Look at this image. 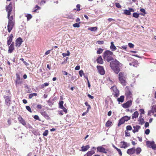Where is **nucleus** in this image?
Returning a JSON list of instances; mask_svg holds the SVG:
<instances>
[{"label": "nucleus", "mask_w": 156, "mask_h": 156, "mask_svg": "<svg viewBox=\"0 0 156 156\" xmlns=\"http://www.w3.org/2000/svg\"><path fill=\"white\" fill-rule=\"evenodd\" d=\"M120 64V63L116 60L111 62L110 63V67L116 74H118L120 71L119 67Z\"/></svg>", "instance_id": "obj_1"}, {"label": "nucleus", "mask_w": 156, "mask_h": 156, "mask_svg": "<svg viewBox=\"0 0 156 156\" xmlns=\"http://www.w3.org/2000/svg\"><path fill=\"white\" fill-rule=\"evenodd\" d=\"M113 52L109 50L106 51L103 54V58L104 60L108 62L113 60L112 57Z\"/></svg>", "instance_id": "obj_2"}, {"label": "nucleus", "mask_w": 156, "mask_h": 156, "mask_svg": "<svg viewBox=\"0 0 156 156\" xmlns=\"http://www.w3.org/2000/svg\"><path fill=\"white\" fill-rule=\"evenodd\" d=\"M126 75L123 72H120L119 74V80L120 83L123 86L126 85Z\"/></svg>", "instance_id": "obj_3"}, {"label": "nucleus", "mask_w": 156, "mask_h": 156, "mask_svg": "<svg viewBox=\"0 0 156 156\" xmlns=\"http://www.w3.org/2000/svg\"><path fill=\"white\" fill-rule=\"evenodd\" d=\"M6 11L8 12V18L9 19V20L12 21H14L13 20V16L11 15L10 17V16L11 14V12L12 11V8L11 2H10L9 5L6 7Z\"/></svg>", "instance_id": "obj_4"}, {"label": "nucleus", "mask_w": 156, "mask_h": 156, "mask_svg": "<svg viewBox=\"0 0 156 156\" xmlns=\"http://www.w3.org/2000/svg\"><path fill=\"white\" fill-rule=\"evenodd\" d=\"M15 21L9 20L8 22L7 25L8 30L9 33H10L12 30L15 24Z\"/></svg>", "instance_id": "obj_5"}, {"label": "nucleus", "mask_w": 156, "mask_h": 156, "mask_svg": "<svg viewBox=\"0 0 156 156\" xmlns=\"http://www.w3.org/2000/svg\"><path fill=\"white\" fill-rule=\"evenodd\" d=\"M146 144L147 147L149 148H152L154 149H156V145L154 141H147Z\"/></svg>", "instance_id": "obj_6"}, {"label": "nucleus", "mask_w": 156, "mask_h": 156, "mask_svg": "<svg viewBox=\"0 0 156 156\" xmlns=\"http://www.w3.org/2000/svg\"><path fill=\"white\" fill-rule=\"evenodd\" d=\"M99 73L101 75H104L105 73V71L103 67L101 66H97Z\"/></svg>", "instance_id": "obj_7"}, {"label": "nucleus", "mask_w": 156, "mask_h": 156, "mask_svg": "<svg viewBox=\"0 0 156 156\" xmlns=\"http://www.w3.org/2000/svg\"><path fill=\"white\" fill-rule=\"evenodd\" d=\"M155 112H156V105H153L152 107L151 110L148 111V115H151V113L154 114Z\"/></svg>", "instance_id": "obj_8"}, {"label": "nucleus", "mask_w": 156, "mask_h": 156, "mask_svg": "<svg viewBox=\"0 0 156 156\" xmlns=\"http://www.w3.org/2000/svg\"><path fill=\"white\" fill-rule=\"evenodd\" d=\"M98 152L106 153L107 152L106 149L102 146H99L97 148Z\"/></svg>", "instance_id": "obj_9"}, {"label": "nucleus", "mask_w": 156, "mask_h": 156, "mask_svg": "<svg viewBox=\"0 0 156 156\" xmlns=\"http://www.w3.org/2000/svg\"><path fill=\"white\" fill-rule=\"evenodd\" d=\"M132 105V101L131 100L128 101L126 103L122 105V106L125 108H127L129 107Z\"/></svg>", "instance_id": "obj_10"}, {"label": "nucleus", "mask_w": 156, "mask_h": 156, "mask_svg": "<svg viewBox=\"0 0 156 156\" xmlns=\"http://www.w3.org/2000/svg\"><path fill=\"white\" fill-rule=\"evenodd\" d=\"M16 46L17 47H19L21 44L22 42H23V41L21 38L19 37L16 40Z\"/></svg>", "instance_id": "obj_11"}, {"label": "nucleus", "mask_w": 156, "mask_h": 156, "mask_svg": "<svg viewBox=\"0 0 156 156\" xmlns=\"http://www.w3.org/2000/svg\"><path fill=\"white\" fill-rule=\"evenodd\" d=\"M136 152V149L135 147H133L131 148L128 149L127 151V153L129 154L130 155L134 154Z\"/></svg>", "instance_id": "obj_12"}, {"label": "nucleus", "mask_w": 156, "mask_h": 156, "mask_svg": "<svg viewBox=\"0 0 156 156\" xmlns=\"http://www.w3.org/2000/svg\"><path fill=\"white\" fill-rule=\"evenodd\" d=\"M5 100V103L6 105L9 106L10 104V100L8 96H5L4 97Z\"/></svg>", "instance_id": "obj_13"}, {"label": "nucleus", "mask_w": 156, "mask_h": 156, "mask_svg": "<svg viewBox=\"0 0 156 156\" xmlns=\"http://www.w3.org/2000/svg\"><path fill=\"white\" fill-rule=\"evenodd\" d=\"M18 119L20 123L22 124L23 125L26 126V123L25 120L23 119L21 116H19L18 117Z\"/></svg>", "instance_id": "obj_14"}, {"label": "nucleus", "mask_w": 156, "mask_h": 156, "mask_svg": "<svg viewBox=\"0 0 156 156\" xmlns=\"http://www.w3.org/2000/svg\"><path fill=\"white\" fill-rule=\"evenodd\" d=\"M125 95L128 99H130L131 97L132 94L129 90H128L126 92Z\"/></svg>", "instance_id": "obj_15"}, {"label": "nucleus", "mask_w": 156, "mask_h": 156, "mask_svg": "<svg viewBox=\"0 0 156 156\" xmlns=\"http://www.w3.org/2000/svg\"><path fill=\"white\" fill-rule=\"evenodd\" d=\"M13 37V35L12 34H11L7 38V44L8 45H9L10 44H11V43L12 41V38Z\"/></svg>", "instance_id": "obj_16"}, {"label": "nucleus", "mask_w": 156, "mask_h": 156, "mask_svg": "<svg viewBox=\"0 0 156 156\" xmlns=\"http://www.w3.org/2000/svg\"><path fill=\"white\" fill-rule=\"evenodd\" d=\"M110 48L111 50L112 51H115L117 49L116 47L114 44V42L113 41L111 42V45Z\"/></svg>", "instance_id": "obj_17"}, {"label": "nucleus", "mask_w": 156, "mask_h": 156, "mask_svg": "<svg viewBox=\"0 0 156 156\" xmlns=\"http://www.w3.org/2000/svg\"><path fill=\"white\" fill-rule=\"evenodd\" d=\"M14 47L13 43H12L11 44L9 48L8 52L11 53L13 50H14Z\"/></svg>", "instance_id": "obj_18"}, {"label": "nucleus", "mask_w": 156, "mask_h": 156, "mask_svg": "<svg viewBox=\"0 0 156 156\" xmlns=\"http://www.w3.org/2000/svg\"><path fill=\"white\" fill-rule=\"evenodd\" d=\"M134 129L133 130V133L138 132L139 131V129L140 128V126L137 125L135 126H133Z\"/></svg>", "instance_id": "obj_19"}, {"label": "nucleus", "mask_w": 156, "mask_h": 156, "mask_svg": "<svg viewBox=\"0 0 156 156\" xmlns=\"http://www.w3.org/2000/svg\"><path fill=\"white\" fill-rule=\"evenodd\" d=\"M90 148V146L89 145H87L86 146H83L81 147V151H86L89 148Z\"/></svg>", "instance_id": "obj_20"}, {"label": "nucleus", "mask_w": 156, "mask_h": 156, "mask_svg": "<svg viewBox=\"0 0 156 156\" xmlns=\"http://www.w3.org/2000/svg\"><path fill=\"white\" fill-rule=\"evenodd\" d=\"M121 147L124 148H126L128 147L127 143L125 141L121 142Z\"/></svg>", "instance_id": "obj_21"}, {"label": "nucleus", "mask_w": 156, "mask_h": 156, "mask_svg": "<svg viewBox=\"0 0 156 156\" xmlns=\"http://www.w3.org/2000/svg\"><path fill=\"white\" fill-rule=\"evenodd\" d=\"M138 64V62L136 60L133 62H130L129 63V65L130 66H133L135 67H137Z\"/></svg>", "instance_id": "obj_22"}, {"label": "nucleus", "mask_w": 156, "mask_h": 156, "mask_svg": "<svg viewBox=\"0 0 156 156\" xmlns=\"http://www.w3.org/2000/svg\"><path fill=\"white\" fill-rule=\"evenodd\" d=\"M115 92V94H114V96L116 98L118 97L119 94V91L116 88H115L114 90Z\"/></svg>", "instance_id": "obj_23"}, {"label": "nucleus", "mask_w": 156, "mask_h": 156, "mask_svg": "<svg viewBox=\"0 0 156 156\" xmlns=\"http://www.w3.org/2000/svg\"><path fill=\"white\" fill-rule=\"evenodd\" d=\"M97 62L100 64H103V62L101 56H99L97 60Z\"/></svg>", "instance_id": "obj_24"}, {"label": "nucleus", "mask_w": 156, "mask_h": 156, "mask_svg": "<svg viewBox=\"0 0 156 156\" xmlns=\"http://www.w3.org/2000/svg\"><path fill=\"white\" fill-rule=\"evenodd\" d=\"M124 96H121L120 98H117V101L119 103H122L124 101Z\"/></svg>", "instance_id": "obj_25"}, {"label": "nucleus", "mask_w": 156, "mask_h": 156, "mask_svg": "<svg viewBox=\"0 0 156 156\" xmlns=\"http://www.w3.org/2000/svg\"><path fill=\"white\" fill-rule=\"evenodd\" d=\"M125 122V121H124V119L122 117L119 120V122L118 124V126H119L123 124Z\"/></svg>", "instance_id": "obj_26"}, {"label": "nucleus", "mask_w": 156, "mask_h": 156, "mask_svg": "<svg viewBox=\"0 0 156 156\" xmlns=\"http://www.w3.org/2000/svg\"><path fill=\"white\" fill-rule=\"evenodd\" d=\"M139 115V113L138 112L136 111L133 114L132 119H134V118H137Z\"/></svg>", "instance_id": "obj_27"}, {"label": "nucleus", "mask_w": 156, "mask_h": 156, "mask_svg": "<svg viewBox=\"0 0 156 156\" xmlns=\"http://www.w3.org/2000/svg\"><path fill=\"white\" fill-rule=\"evenodd\" d=\"M95 152L93 151H89L87 153V156H91L93 154H94Z\"/></svg>", "instance_id": "obj_28"}, {"label": "nucleus", "mask_w": 156, "mask_h": 156, "mask_svg": "<svg viewBox=\"0 0 156 156\" xmlns=\"http://www.w3.org/2000/svg\"><path fill=\"white\" fill-rule=\"evenodd\" d=\"M88 30L92 31H96L97 30V27H92L88 28Z\"/></svg>", "instance_id": "obj_29"}, {"label": "nucleus", "mask_w": 156, "mask_h": 156, "mask_svg": "<svg viewBox=\"0 0 156 156\" xmlns=\"http://www.w3.org/2000/svg\"><path fill=\"white\" fill-rule=\"evenodd\" d=\"M141 151V149L140 147H137L136 148V154H139Z\"/></svg>", "instance_id": "obj_30"}, {"label": "nucleus", "mask_w": 156, "mask_h": 156, "mask_svg": "<svg viewBox=\"0 0 156 156\" xmlns=\"http://www.w3.org/2000/svg\"><path fill=\"white\" fill-rule=\"evenodd\" d=\"M124 14L128 15H129L131 14L130 11L129 10L125 9L124 10Z\"/></svg>", "instance_id": "obj_31"}, {"label": "nucleus", "mask_w": 156, "mask_h": 156, "mask_svg": "<svg viewBox=\"0 0 156 156\" xmlns=\"http://www.w3.org/2000/svg\"><path fill=\"white\" fill-rule=\"evenodd\" d=\"M122 118L124 119L125 121H128V120H129L130 119V117H129L127 116H125L122 117Z\"/></svg>", "instance_id": "obj_32"}, {"label": "nucleus", "mask_w": 156, "mask_h": 156, "mask_svg": "<svg viewBox=\"0 0 156 156\" xmlns=\"http://www.w3.org/2000/svg\"><path fill=\"white\" fill-rule=\"evenodd\" d=\"M16 85L21 84L23 82L22 80H16Z\"/></svg>", "instance_id": "obj_33"}, {"label": "nucleus", "mask_w": 156, "mask_h": 156, "mask_svg": "<svg viewBox=\"0 0 156 156\" xmlns=\"http://www.w3.org/2000/svg\"><path fill=\"white\" fill-rule=\"evenodd\" d=\"M139 14L136 12H134L133 14V17L136 18H138L139 17Z\"/></svg>", "instance_id": "obj_34"}, {"label": "nucleus", "mask_w": 156, "mask_h": 156, "mask_svg": "<svg viewBox=\"0 0 156 156\" xmlns=\"http://www.w3.org/2000/svg\"><path fill=\"white\" fill-rule=\"evenodd\" d=\"M26 16L27 18V20H30L32 17V15L29 14H27L26 15Z\"/></svg>", "instance_id": "obj_35"}, {"label": "nucleus", "mask_w": 156, "mask_h": 156, "mask_svg": "<svg viewBox=\"0 0 156 156\" xmlns=\"http://www.w3.org/2000/svg\"><path fill=\"white\" fill-rule=\"evenodd\" d=\"M140 11L143 13L141 14V15L142 16H144V15L146 14L145 12V10L144 9H140Z\"/></svg>", "instance_id": "obj_36"}, {"label": "nucleus", "mask_w": 156, "mask_h": 156, "mask_svg": "<svg viewBox=\"0 0 156 156\" xmlns=\"http://www.w3.org/2000/svg\"><path fill=\"white\" fill-rule=\"evenodd\" d=\"M112 122L110 121H108L105 124L106 126L109 127L112 124Z\"/></svg>", "instance_id": "obj_37"}, {"label": "nucleus", "mask_w": 156, "mask_h": 156, "mask_svg": "<svg viewBox=\"0 0 156 156\" xmlns=\"http://www.w3.org/2000/svg\"><path fill=\"white\" fill-rule=\"evenodd\" d=\"M80 22H79V23H75L73 25V26L74 27H80Z\"/></svg>", "instance_id": "obj_38"}, {"label": "nucleus", "mask_w": 156, "mask_h": 156, "mask_svg": "<svg viewBox=\"0 0 156 156\" xmlns=\"http://www.w3.org/2000/svg\"><path fill=\"white\" fill-rule=\"evenodd\" d=\"M70 55V52L69 51H67V53H63L62 54V56L64 57H65L67 56H69Z\"/></svg>", "instance_id": "obj_39"}, {"label": "nucleus", "mask_w": 156, "mask_h": 156, "mask_svg": "<svg viewBox=\"0 0 156 156\" xmlns=\"http://www.w3.org/2000/svg\"><path fill=\"white\" fill-rule=\"evenodd\" d=\"M68 18L69 19H74L75 18V16L74 15L71 14H69Z\"/></svg>", "instance_id": "obj_40"}, {"label": "nucleus", "mask_w": 156, "mask_h": 156, "mask_svg": "<svg viewBox=\"0 0 156 156\" xmlns=\"http://www.w3.org/2000/svg\"><path fill=\"white\" fill-rule=\"evenodd\" d=\"M103 49L101 48H99L97 51V53L98 54H101L103 51Z\"/></svg>", "instance_id": "obj_41"}, {"label": "nucleus", "mask_w": 156, "mask_h": 156, "mask_svg": "<svg viewBox=\"0 0 156 156\" xmlns=\"http://www.w3.org/2000/svg\"><path fill=\"white\" fill-rule=\"evenodd\" d=\"M63 101H59V107L60 108H61L63 107Z\"/></svg>", "instance_id": "obj_42"}, {"label": "nucleus", "mask_w": 156, "mask_h": 156, "mask_svg": "<svg viewBox=\"0 0 156 156\" xmlns=\"http://www.w3.org/2000/svg\"><path fill=\"white\" fill-rule=\"evenodd\" d=\"M40 7L38 6V5H36L35 7V9H34L33 12H36L37 10L40 9Z\"/></svg>", "instance_id": "obj_43"}, {"label": "nucleus", "mask_w": 156, "mask_h": 156, "mask_svg": "<svg viewBox=\"0 0 156 156\" xmlns=\"http://www.w3.org/2000/svg\"><path fill=\"white\" fill-rule=\"evenodd\" d=\"M48 130H45V131L43 133V135L44 136H46L48 134Z\"/></svg>", "instance_id": "obj_44"}, {"label": "nucleus", "mask_w": 156, "mask_h": 156, "mask_svg": "<svg viewBox=\"0 0 156 156\" xmlns=\"http://www.w3.org/2000/svg\"><path fill=\"white\" fill-rule=\"evenodd\" d=\"M20 60L22 61L26 66H27L29 65V63H28L26 62V61H25L23 58H21Z\"/></svg>", "instance_id": "obj_45"}, {"label": "nucleus", "mask_w": 156, "mask_h": 156, "mask_svg": "<svg viewBox=\"0 0 156 156\" xmlns=\"http://www.w3.org/2000/svg\"><path fill=\"white\" fill-rule=\"evenodd\" d=\"M26 109L30 112H32V111H31L30 108L28 106H26Z\"/></svg>", "instance_id": "obj_46"}, {"label": "nucleus", "mask_w": 156, "mask_h": 156, "mask_svg": "<svg viewBox=\"0 0 156 156\" xmlns=\"http://www.w3.org/2000/svg\"><path fill=\"white\" fill-rule=\"evenodd\" d=\"M126 128L127 130H131L132 129V127L130 126H127L126 127Z\"/></svg>", "instance_id": "obj_47"}, {"label": "nucleus", "mask_w": 156, "mask_h": 156, "mask_svg": "<svg viewBox=\"0 0 156 156\" xmlns=\"http://www.w3.org/2000/svg\"><path fill=\"white\" fill-rule=\"evenodd\" d=\"M116 150L118 151L119 154L120 156H121L122 155V152L120 150L117 148H116Z\"/></svg>", "instance_id": "obj_48"}, {"label": "nucleus", "mask_w": 156, "mask_h": 156, "mask_svg": "<svg viewBox=\"0 0 156 156\" xmlns=\"http://www.w3.org/2000/svg\"><path fill=\"white\" fill-rule=\"evenodd\" d=\"M128 45L129 47L130 48H133L134 46V44L131 43H129Z\"/></svg>", "instance_id": "obj_49"}, {"label": "nucleus", "mask_w": 156, "mask_h": 156, "mask_svg": "<svg viewBox=\"0 0 156 156\" xmlns=\"http://www.w3.org/2000/svg\"><path fill=\"white\" fill-rule=\"evenodd\" d=\"M80 4H77V5H76V8H77V11H80Z\"/></svg>", "instance_id": "obj_50"}, {"label": "nucleus", "mask_w": 156, "mask_h": 156, "mask_svg": "<svg viewBox=\"0 0 156 156\" xmlns=\"http://www.w3.org/2000/svg\"><path fill=\"white\" fill-rule=\"evenodd\" d=\"M127 45H123L121 47H120V48L121 49H124L125 50H126L127 48Z\"/></svg>", "instance_id": "obj_51"}, {"label": "nucleus", "mask_w": 156, "mask_h": 156, "mask_svg": "<svg viewBox=\"0 0 156 156\" xmlns=\"http://www.w3.org/2000/svg\"><path fill=\"white\" fill-rule=\"evenodd\" d=\"M79 73L80 74V76L81 77H82L83 74V71L82 70H81L79 71Z\"/></svg>", "instance_id": "obj_52"}, {"label": "nucleus", "mask_w": 156, "mask_h": 156, "mask_svg": "<svg viewBox=\"0 0 156 156\" xmlns=\"http://www.w3.org/2000/svg\"><path fill=\"white\" fill-rule=\"evenodd\" d=\"M115 4L117 8H121V6L119 3H116Z\"/></svg>", "instance_id": "obj_53"}, {"label": "nucleus", "mask_w": 156, "mask_h": 156, "mask_svg": "<svg viewBox=\"0 0 156 156\" xmlns=\"http://www.w3.org/2000/svg\"><path fill=\"white\" fill-rule=\"evenodd\" d=\"M150 130L149 129H147L145 131V133L146 134V135H148V134H149V133H150Z\"/></svg>", "instance_id": "obj_54"}, {"label": "nucleus", "mask_w": 156, "mask_h": 156, "mask_svg": "<svg viewBox=\"0 0 156 156\" xmlns=\"http://www.w3.org/2000/svg\"><path fill=\"white\" fill-rule=\"evenodd\" d=\"M61 109H62L63 110V111L65 112V113H66L67 112V109L65 108V107H62V108H61Z\"/></svg>", "instance_id": "obj_55"}, {"label": "nucleus", "mask_w": 156, "mask_h": 156, "mask_svg": "<svg viewBox=\"0 0 156 156\" xmlns=\"http://www.w3.org/2000/svg\"><path fill=\"white\" fill-rule=\"evenodd\" d=\"M46 2V1L45 0H42L40 3V4L41 5H44Z\"/></svg>", "instance_id": "obj_56"}, {"label": "nucleus", "mask_w": 156, "mask_h": 156, "mask_svg": "<svg viewBox=\"0 0 156 156\" xmlns=\"http://www.w3.org/2000/svg\"><path fill=\"white\" fill-rule=\"evenodd\" d=\"M97 42H98V43L100 44H102L104 43V41H98Z\"/></svg>", "instance_id": "obj_57"}, {"label": "nucleus", "mask_w": 156, "mask_h": 156, "mask_svg": "<svg viewBox=\"0 0 156 156\" xmlns=\"http://www.w3.org/2000/svg\"><path fill=\"white\" fill-rule=\"evenodd\" d=\"M140 114H144L145 112L143 109H140Z\"/></svg>", "instance_id": "obj_58"}, {"label": "nucleus", "mask_w": 156, "mask_h": 156, "mask_svg": "<svg viewBox=\"0 0 156 156\" xmlns=\"http://www.w3.org/2000/svg\"><path fill=\"white\" fill-rule=\"evenodd\" d=\"M139 120H140V123H141V124H142L143 123H144V119H143V118L140 119H139Z\"/></svg>", "instance_id": "obj_59"}, {"label": "nucleus", "mask_w": 156, "mask_h": 156, "mask_svg": "<svg viewBox=\"0 0 156 156\" xmlns=\"http://www.w3.org/2000/svg\"><path fill=\"white\" fill-rule=\"evenodd\" d=\"M108 20L109 22H111L112 21H115V20L112 18H108Z\"/></svg>", "instance_id": "obj_60"}, {"label": "nucleus", "mask_w": 156, "mask_h": 156, "mask_svg": "<svg viewBox=\"0 0 156 156\" xmlns=\"http://www.w3.org/2000/svg\"><path fill=\"white\" fill-rule=\"evenodd\" d=\"M34 118L36 120H40L38 116L37 115H35L34 117Z\"/></svg>", "instance_id": "obj_61"}, {"label": "nucleus", "mask_w": 156, "mask_h": 156, "mask_svg": "<svg viewBox=\"0 0 156 156\" xmlns=\"http://www.w3.org/2000/svg\"><path fill=\"white\" fill-rule=\"evenodd\" d=\"M125 133L126 134L125 136H130V134L128 132H126V131L125 132Z\"/></svg>", "instance_id": "obj_62"}, {"label": "nucleus", "mask_w": 156, "mask_h": 156, "mask_svg": "<svg viewBox=\"0 0 156 156\" xmlns=\"http://www.w3.org/2000/svg\"><path fill=\"white\" fill-rule=\"evenodd\" d=\"M49 83H44L43 85V87H45L47 86L48 85Z\"/></svg>", "instance_id": "obj_63"}, {"label": "nucleus", "mask_w": 156, "mask_h": 156, "mask_svg": "<svg viewBox=\"0 0 156 156\" xmlns=\"http://www.w3.org/2000/svg\"><path fill=\"white\" fill-rule=\"evenodd\" d=\"M144 126H145V127H146V128H147V127H148L149 126V124L148 122H146L145 123Z\"/></svg>", "instance_id": "obj_64"}]
</instances>
